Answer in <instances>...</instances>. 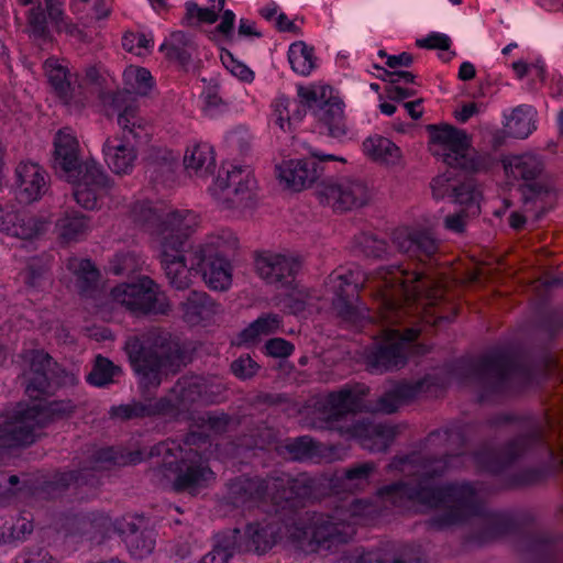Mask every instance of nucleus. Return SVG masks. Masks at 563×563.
<instances>
[{"label":"nucleus","instance_id":"nucleus-1","mask_svg":"<svg viewBox=\"0 0 563 563\" xmlns=\"http://www.w3.org/2000/svg\"><path fill=\"white\" fill-rule=\"evenodd\" d=\"M461 453L449 454L444 451L440 456L431 453H417L410 461L417 466L415 477L391 483L379 488L382 497L393 504L409 500L429 508L443 511L429 520L431 528L441 530L461 525L474 518L466 537L468 542L479 545L493 542L512 533L516 523L504 512H484L477 488L470 482L448 483L434 486L432 482L442 477L459 460Z\"/></svg>","mask_w":563,"mask_h":563},{"label":"nucleus","instance_id":"nucleus-2","mask_svg":"<svg viewBox=\"0 0 563 563\" xmlns=\"http://www.w3.org/2000/svg\"><path fill=\"white\" fill-rule=\"evenodd\" d=\"M367 283L377 302L376 309L386 322L399 323L415 311L426 323L438 327L457 316L459 307L445 300V289L424 269L382 266Z\"/></svg>","mask_w":563,"mask_h":563},{"label":"nucleus","instance_id":"nucleus-3","mask_svg":"<svg viewBox=\"0 0 563 563\" xmlns=\"http://www.w3.org/2000/svg\"><path fill=\"white\" fill-rule=\"evenodd\" d=\"M364 388L343 387L329 393L316 405L324 429L355 439L360 445L373 453L386 452L396 438L394 426L383 422L350 421V417L363 409Z\"/></svg>","mask_w":563,"mask_h":563},{"label":"nucleus","instance_id":"nucleus-4","mask_svg":"<svg viewBox=\"0 0 563 563\" xmlns=\"http://www.w3.org/2000/svg\"><path fill=\"white\" fill-rule=\"evenodd\" d=\"M124 351L143 391L156 390L169 374L178 373L188 362V351L168 331L155 329L143 338H128Z\"/></svg>","mask_w":563,"mask_h":563},{"label":"nucleus","instance_id":"nucleus-5","mask_svg":"<svg viewBox=\"0 0 563 563\" xmlns=\"http://www.w3.org/2000/svg\"><path fill=\"white\" fill-rule=\"evenodd\" d=\"M150 455L163 456L162 463L150 471L152 481L162 487L170 486L177 493L202 487L213 475L202 454L191 448L184 450L158 443L151 449Z\"/></svg>","mask_w":563,"mask_h":563},{"label":"nucleus","instance_id":"nucleus-6","mask_svg":"<svg viewBox=\"0 0 563 563\" xmlns=\"http://www.w3.org/2000/svg\"><path fill=\"white\" fill-rule=\"evenodd\" d=\"M459 374L477 384L486 394L505 393L510 380L529 379L530 369L512 349L496 347L485 354L462 361Z\"/></svg>","mask_w":563,"mask_h":563},{"label":"nucleus","instance_id":"nucleus-7","mask_svg":"<svg viewBox=\"0 0 563 563\" xmlns=\"http://www.w3.org/2000/svg\"><path fill=\"white\" fill-rule=\"evenodd\" d=\"M75 409L76 405L66 399L49 401L45 406L18 404L11 411L0 415L13 435L10 443L25 446L35 441L38 430L52 421L69 417Z\"/></svg>","mask_w":563,"mask_h":563},{"label":"nucleus","instance_id":"nucleus-8","mask_svg":"<svg viewBox=\"0 0 563 563\" xmlns=\"http://www.w3.org/2000/svg\"><path fill=\"white\" fill-rule=\"evenodd\" d=\"M225 390V386L216 377L183 375L166 396L157 399L158 409L164 417L179 419L188 416L199 400L217 402L219 396Z\"/></svg>","mask_w":563,"mask_h":563},{"label":"nucleus","instance_id":"nucleus-9","mask_svg":"<svg viewBox=\"0 0 563 563\" xmlns=\"http://www.w3.org/2000/svg\"><path fill=\"white\" fill-rule=\"evenodd\" d=\"M427 131L430 134V142L434 155H440L443 162L451 168H460L466 172H478L482 163L473 155L471 139L464 130L451 124H429Z\"/></svg>","mask_w":563,"mask_h":563},{"label":"nucleus","instance_id":"nucleus-10","mask_svg":"<svg viewBox=\"0 0 563 563\" xmlns=\"http://www.w3.org/2000/svg\"><path fill=\"white\" fill-rule=\"evenodd\" d=\"M131 217L133 221L144 228L158 241L164 238H173L176 233L186 230H196L198 227L197 216L189 210H176L164 212L150 201H137L132 206Z\"/></svg>","mask_w":563,"mask_h":563},{"label":"nucleus","instance_id":"nucleus-11","mask_svg":"<svg viewBox=\"0 0 563 563\" xmlns=\"http://www.w3.org/2000/svg\"><path fill=\"white\" fill-rule=\"evenodd\" d=\"M115 302L136 317L167 314L169 305L159 286L150 277L143 276L136 283H123L111 291Z\"/></svg>","mask_w":563,"mask_h":563},{"label":"nucleus","instance_id":"nucleus-12","mask_svg":"<svg viewBox=\"0 0 563 563\" xmlns=\"http://www.w3.org/2000/svg\"><path fill=\"white\" fill-rule=\"evenodd\" d=\"M505 169L514 178L525 181L519 190L526 207L538 200L543 201L553 191V187L540 178L544 170V164L537 155L512 156L505 163Z\"/></svg>","mask_w":563,"mask_h":563},{"label":"nucleus","instance_id":"nucleus-13","mask_svg":"<svg viewBox=\"0 0 563 563\" xmlns=\"http://www.w3.org/2000/svg\"><path fill=\"white\" fill-rule=\"evenodd\" d=\"M419 330L408 329L405 335L399 330H386L385 338L366 354V366L373 374L399 369L407 364L406 341H413Z\"/></svg>","mask_w":563,"mask_h":563},{"label":"nucleus","instance_id":"nucleus-14","mask_svg":"<svg viewBox=\"0 0 563 563\" xmlns=\"http://www.w3.org/2000/svg\"><path fill=\"white\" fill-rule=\"evenodd\" d=\"M316 194L321 203L338 212L361 208L369 198L367 185L363 180L346 177L320 181Z\"/></svg>","mask_w":563,"mask_h":563},{"label":"nucleus","instance_id":"nucleus-15","mask_svg":"<svg viewBox=\"0 0 563 563\" xmlns=\"http://www.w3.org/2000/svg\"><path fill=\"white\" fill-rule=\"evenodd\" d=\"M194 231L184 230L173 238H164V241L159 242L161 266L172 287L177 290L189 288L191 283L185 253L190 249L189 236Z\"/></svg>","mask_w":563,"mask_h":563},{"label":"nucleus","instance_id":"nucleus-16","mask_svg":"<svg viewBox=\"0 0 563 563\" xmlns=\"http://www.w3.org/2000/svg\"><path fill=\"white\" fill-rule=\"evenodd\" d=\"M99 99L108 118L117 115L121 131L131 134L135 141H141L148 135L147 124L140 115L135 99L130 91H101Z\"/></svg>","mask_w":563,"mask_h":563},{"label":"nucleus","instance_id":"nucleus-17","mask_svg":"<svg viewBox=\"0 0 563 563\" xmlns=\"http://www.w3.org/2000/svg\"><path fill=\"white\" fill-rule=\"evenodd\" d=\"M254 264L258 276L277 289H294L301 268L298 257L271 251L256 253Z\"/></svg>","mask_w":563,"mask_h":563},{"label":"nucleus","instance_id":"nucleus-18","mask_svg":"<svg viewBox=\"0 0 563 563\" xmlns=\"http://www.w3.org/2000/svg\"><path fill=\"white\" fill-rule=\"evenodd\" d=\"M329 161L344 162L334 155H320L313 152L309 158L283 162L276 167L277 176L287 188L300 191L318 181L324 170L321 164Z\"/></svg>","mask_w":563,"mask_h":563},{"label":"nucleus","instance_id":"nucleus-19","mask_svg":"<svg viewBox=\"0 0 563 563\" xmlns=\"http://www.w3.org/2000/svg\"><path fill=\"white\" fill-rule=\"evenodd\" d=\"M269 477L240 475L227 484L228 503L246 510L260 507L271 496Z\"/></svg>","mask_w":563,"mask_h":563},{"label":"nucleus","instance_id":"nucleus-20","mask_svg":"<svg viewBox=\"0 0 563 563\" xmlns=\"http://www.w3.org/2000/svg\"><path fill=\"white\" fill-rule=\"evenodd\" d=\"M328 285L334 295L332 306L336 314L344 321L356 322L362 317V311L356 305L360 285L354 279V274H331Z\"/></svg>","mask_w":563,"mask_h":563},{"label":"nucleus","instance_id":"nucleus-21","mask_svg":"<svg viewBox=\"0 0 563 563\" xmlns=\"http://www.w3.org/2000/svg\"><path fill=\"white\" fill-rule=\"evenodd\" d=\"M355 529L344 521H335L332 516L316 514L311 519V543L318 551H333L352 539Z\"/></svg>","mask_w":563,"mask_h":563},{"label":"nucleus","instance_id":"nucleus-22","mask_svg":"<svg viewBox=\"0 0 563 563\" xmlns=\"http://www.w3.org/2000/svg\"><path fill=\"white\" fill-rule=\"evenodd\" d=\"M396 243L400 252L426 269H431L439 263L441 256L439 242L426 231H416L402 238L397 236Z\"/></svg>","mask_w":563,"mask_h":563},{"label":"nucleus","instance_id":"nucleus-23","mask_svg":"<svg viewBox=\"0 0 563 563\" xmlns=\"http://www.w3.org/2000/svg\"><path fill=\"white\" fill-rule=\"evenodd\" d=\"M135 141L131 134L122 131L121 135L110 136L103 144L104 161L117 175L130 174L137 157Z\"/></svg>","mask_w":563,"mask_h":563},{"label":"nucleus","instance_id":"nucleus-24","mask_svg":"<svg viewBox=\"0 0 563 563\" xmlns=\"http://www.w3.org/2000/svg\"><path fill=\"white\" fill-rule=\"evenodd\" d=\"M279 530L278 523L272 520L249 523L243 538L238 539L239 552L264 555L277 543Z\"/></svg>","mask_w":563,"mask_h":563},{"label":"nucleus","instance_id":"nucleus-25","mask_svg":"<svg viewBox=\"0 0 563 563\" xmlns=\"http://www.w3.org/2000/svg\"><path fill=\"white\" fill-rule=\"evenodd\" d=\"M80 148L77 137L71 133L70 129L64 128L58 130L54 137V152L52 167L56 173H64L71 178L81 166Z\"/></svg>","mask_w":563,"mask_h":563},{"label":"nucleus","instance_id":"nucleus-26","mask_svg":"<svg viewBox=\"0 0 563 563\" xmlns=\"http://www.w3.org/2000/svg\"><path fill=\"white\" fill-rule=\"evenodd\" d=\"M269 482L271 497L275 504L287 503L291 507H297L303 500L310 498L313 493L312 481L305 475L269 477Z\"/></svg>","mask_w":563,"mask_h":563},{"label":"nucleus","instance_id":"nucleus-27","mask_svg":"<svg viewBox=\"0 0 563 563\" xmlns=\"http://www.w3.org/2000/svg\"><path fill=\"white\" fill-rule=\"evenodd\" d=\"M55 362L43 351H37L31 361L30 376L25 386L26 395L34 400H40L53 395L55 384L48 376Z\"/></svg>","mask_w":563,"mask_h":563},{"label":"nucleus","instance_id":"nucleus-28","mask_svg":"<svg viewBox=\"0 0 563 563\" xmlns=\"http://www.w3.org/2000/svg\"><path fill=\"white\" fill-rule=\"evenodd\" d=\"M19 194L25 202L38 200L48 189L46 172L34 163H20L15 168Z\"/></svg>","mask_w":563,"mask_h":563},{"label":"nucleus","instance_id":"nucleus-29","mask_svg":"<svg viewBox=\"0 0 563 563\" xmlns=\"http://www.w3.org/2000/svg\"><path fill=\"white\" fill-rule=\"evenodd\" d=\"M239 247V240L230 230H222L219 234H211L203 244L190 245L194 260L201 263L205 258L230 260Z\"/></svg>","mask_w":563,"mask_h":563},{"label":"nucleus","instance_id":"nucleus-30","mask_svg":"<svg viewBox=\"0 0 563 563\" xmlns=\"http://www.w3.org/2000/svg\"><path fill=\"white\" fill-rule=\"evenodd\" d=\"M192 266L199 267L206 285L213 290H227L232 283V266L227 258H205L197 263L192 258Z\"/></svg>","mask_w":563,"mask_h":563},{"label":"nucleus","instance_id":"nucleus-31","mask_svg":"<svg viewBox=\"0 0 563 563\" xmlns=\"http://www.w3.org/2000/svg\"><path fill=\"white\" fill-rule=\"evenodd\" d=\"M183 319L191 324H199L217 312V303L205 291L191 290L180 302Z\"/></svg>","mask_w":563,"mask_h":563},{"label":"nucleus","instance_id":"nucleus-32","mask_svg":"<svg viewBox=\"0 0 563 563\" xmlns=\"http://www.w3.org/2000/svg\"><path fill=\"white\" fill-rule=\"evenodd\" d=\"M90 228V218L77 210H66L57 219L55 230L63 243L77 242Z\"/></svg>","mask_w":563,"mask_h":563},{"label":"nucleus","instance_id":"nucleus-33","mask_svg":"<svg viewBox=\"0 0 563 563\" xmlns=\"http://www.w3.org/2000/svg\"><path fill=\"white\" fill-rule=\"evenodd\" d=\"M424 379H419L413 384L400 383L393 389L386 391L377 402V410L384 413L395 412L401 405L415 399L423 391Z\"/></svg>","mask_w":563,"mask_h":563},{"label":"nucleus","instance_id":"nucleus-34","mask_svg":"<svg viewBox=\"0 0 563 563\" xmlns=\"http://www.w3.org/2000/svg\"><path fill=\"white\" fill-rule=\"evenodd\" d=\"M316 117L319 123L327 129L330 136L341 137L345 134L343 102L338 98L329 96L316 110Z\"/></svg>","mask_w":563,"mask_h":563},{"label":"nucleus","instance_id":"nucleus-35","mask_svg":"<svg viewBox=\"0 0 563 563\" xmlns=\"http://www.w3.org/2000/svg\"><path fill=\"white\" fill-rule=\"evenodd\" d=\"M240 538L241 531L238 528L216 534L212 550L198 563H229L234 553L239 552L238 539Z\"/></svg>","mask_w":563,"mask_h":563},{"label":"nucleus","instance_id":"nucleus-36","mask_svg":"<svg viewBox=\"0 0 563 563\" xmlns=\"http://www.w3.org/2000/svg\"><path fill=\"white\" fill-rule=\"evenodd\" d=\"M44 70L55 95L65 104H68L74 91L71 74L68 68L62 65L57 58L51 57L45 60Z\"/></svg>","mask_w":563,"mask_h":563},{"label":"nucleus","instance_id":"nucleus-37","mask_svg":"<svg viewBox=\"0 0 563 563\" xmlns=\"http://www.w3.org/2000/svg\"><path fill=\"white\" fill-rule=\"evenodd\" d=\"M177 159L173 152L162 148L152 150L145 163V174L154 183H165L173 178Z\"/></svg>","mask_w":563,"mask_h":563},{"label":"nucleus","instance_id":"nucleus-38","mask_svg":"<svg viewBox=\"0 0 563 563\" xmlns=\"http://www.w3.org/2000/svg\"><path fill=\"white\" fill-rule=\"evenodd\" d=\"M108 415L111 420L120 422L162 416L158 409V400L155 402L132 400L129 404L112 406Z\"/></svg>","mask_w":563,"mask_h":563},{"label":"nucleus","instance_id":"nucleus-39","mask_svg":"<svg viewBox=\"0 0 563 563\" xmlns=\"http://www.w3.org/2000/svg\"><path fill=\"white\" fill-rule=\"evenodd\" d=\"M366 155L372 159L395 165L400 158L399 147L387 137L374 136L363 142Z\"/></svg>","mask_w":563,"mask_h":563},{"label":"nucleus","instance_id":"nucleus-40","mask_svg":"<svg viewBox=\"0 0 563 563\" xmlns=\"http://www.w3.org/2000/svg\"><path fill=\"white\" fill-rule=\"evenodd\" d=\"M184 165L187 170L200 176L211 174L216 165L212 147L208 144H198L188 150L184 156Z\"/></svg>","mask_w":563,"mask_h":563},{"label":"nucleus","instance_id":"nucleus-41","mask_svg":"<svg viewBox=\"0 0 563 563\" xmlns=\"http://www.w3.org/2000/svg\"><path fill=\"white\" fill-rule=\"evenodd\" d=\"M78 176H80L78 179L79 183L103 194H108L113 187L111 178L104 173L102 167L93 161L81 164L71 178H78Z\"/></svg>","mask_w":563,"mask_h":563},{"label":"nucleus","instance_id":"nucleus-42","mask_svg":"<svg viewBox=\"0 0 563 563\" xmlns=\"http://www.w3.org/2000/svg\"><path fill=\"white\" fill-rule=\"evenodd\" d=\"M245 172L242 167L234 166L231 170H227L225 177L219 175L216 180V186L221 191L229 189L231 186L234 187L233 195L238 199H233V202H241L251 191L249 173L243 175Z\"/></svg>","mask_w":563,"mask_h":563},{"label":"nucleus","instance_id":"nucleus-43","mask_svg":"<svg viewBox=\"0 0 563 563\" xmlns=\"http://www.w3.org/2000/svg\"><path fill=\"white\" fill-rule=\"evenodd\" d=\"M7 218L11 220L10 230L7 232L22 240L33 239L44 229V222L24 212H13L7 214Z\"/></svg>","mask_w":563,"mask_h":563},{"label":"nucleus","instance_id":"nucleus-44","mask_svg":"<svg viewBox=\"0 0 563 563\" xmlns=\"http://www.w3.org/2000/svg\"><path fill=\"white\" fill-rule=\"evenodd\" d=\"M122 374L121 367L102 355H97L87 382L97 387H104L114 383V377Z\"/></svg>","mask_w":563,"mask_h":563},{"label":"nucleus","instance_id":"nucleus-45","mask_svg":"<svg viewBox=\"0 0 563 563\" xmlns=\"http://www.w3.org/2000/svg\"><path fill=\"white\" fill-rule=\"evenodd\" d=\"M288 60L295 73L307 76L316 66L313 47L308 46L305 42H296L288 49Z\"/></svg>","mask_w":563,"mask_h":563},{"label":"nucleus","instance_id":"nucleus-46","mask_svg":"<svg viewBox=\"0 0 563 563\" xmlns=\"http://www.w3.org/2000/svg\"><path fill=\"white\" fill-rule=\"evenodd\" d=\"M78 531L92 540L98 536H104L112 526L109 516L102 512H91L76 518Z\"/></svg>","mask_w":563,"mask_h":563},{"label":"nucleus","instance_id":"nucleus-47","mask_svg":"<svg viewBox=\"0 0 563 563\" xmlns=\"http://www.w3.org/2000/svg\"><path fill=\"white\" fill-rule=\"evenodd\" d=\"M280 323L282 318L277 313L261 316L241 332L240 338L244 343L254 342L262 334L274 333Z\"/></svg>","mask_w":563,"mask_h":563},{"label":"nucleus","instance_id":"nucleus-48","mask_svg":"<svg viewBox=\"0 0 563 563\" xmlns=\"http://www.w3.org/2000/svg\"><path fill=\"white\" fill-rule=\"evenodd\" d=\"M506 133L515 139H526L534 130L532 118L528 109L519 106L512 110L505 125Z\"/></svg>","mask_w":563,"mask_h":563},{"label":"nucleus","instance_id":"nucleus-49","mask_svg":"<svg viewBox=\"0 0 563 563\" xmlns=\"http://www.w3.org/2000/svg\"><path fill=\"white\" fill-rule=\"evenodd\" d=\"M77 276V288L84 296H90L97 288L99 282V271L90 260H81L75 271Z\"/></svg>","mask_w":563,"mask_h":563},{"label":"nucleus","instance_id":"nucleus-50","mask_svg":"<svg viewBox=\"0 0 563 563\" xmlns=\"http://www.w3.org/2000/svg\"><path fill=\"white\" fill-rule=\"evenodd\" d=\"M376 470L374 462L356 463L344 470L342 483L347 488H360L368 483Z\"/></svg>","mask_w":563,"mask_h":563},{"label":"nucleus","instance_id":"nucleus-51","mask_svg":"<svg viewBox=\"0 0 563 563\" xmlns=\"http://www.w3.org/2000/svg\"><path fill=\"white\" fill-rule=\"evenodd\" d=\"M125 544L132 555L143 558L150 554L155 547L153 531L146 528L144 523L135 534H130Z\"/></svg>","mask_w":563,"mask_h":563},{"label":"nucleus","instance_id":"nucleus-52","mask_svg":"<svg viewBox=\"0 0 563 563\" xmlns=\"http://www.w3.org/2000/svg\"><path fill=\"white\" fill-rule=\"evenodd\" d=\"M143 460L141 451L129 452L128 456H118L112 448L101 449L95 454V468H108L110 464H136Z\"/></svg>","mask_w":563,"mask_h":563},{"label":"nucleus","instance_id":"nucleus-53","mask_svg":"<svg viewBox=\"0 0 563 563\" xmlns=\"http://www.w3.org/2000/svg\"><path fill=\"white\" fill-rule=\"evenodd\" d=\"M291 460L310 457L317 449V443L309 435L286 439L280 446Z\"/></svg>","mask_w":563,"mask_h":563},{"label":"nucleus","instance_id":"nucleus-54","mask_svg":"<svg viewBox=\"0 0 563 563\" xmlns=\"http://www.w3.org/2000/svg\"><path fill=\"white\" fill-rule=\"evenodd\" d=\"M29 25L35 37L44 42H52L53 36L47 25V15L45 9L41 4L32 8L27 16Z\"/></svg>","mask_w":563,"mask_h":563},{"label":"nucleus","instance_id":"nucleus-55","mask_svg":"<svg viewBox=\"0 0 563 563\" xmlns=\"http://www.w3.org/2000/svg\"><path fill=\"white\" fill-rule=\"evenodd\" d=\"M457 180L455 179L452 172L448 170L446 173L434 177L431 181L432 195L435 199H443L445 197H452L455 187L457 185Z\"/></svg>","mask_w":563,"mask_h":563},{"label":"nucleus","instance_id":"nucleus-56","mask_svg":"<svg viewBox=\"0 0 563 563\" xmlns=\"http://www.w3.org/2000/svg\"><path fill=\"white\" fill-rule=\"evenodd\" d=\"M230 369L236 378L246 380L257 374L260 365L249 354H244L231 363Z\"/></svg>","mask_w":563,"mask_h":563},{"label":"nucleus","instance_id":"nucleus-57","mask_svg":"<svg viewBox=\"0 0 563 563\" xmlns=\"http://www.w3.org/2000/svg\"><path fill=\"white\" fill-rule=\"evenodd\" d=\"M104 194L92 188L85 186L84 184L79 183L76 185V188L74 189L73 196L78 205H80L82 208L92 210L98 207L99 199Z\"/></svg>","mask_w":563,"mask_h":563},{"label":"nucleus","instance_id":"nucleus-58","mask_svg":"<svg viewBox=\"0 0 563 563\" xmlns=\"http://www.w3.org/2000/svg\"><path fill=\"white\" fill-rule=\"evenodd\" d=\"M380 551H365L362 548L344 552L338 563H384Z\"/></svg>","mask_w":563,"mask_h":563},{"label":"nucleus","instance_id":"nucleus-59","mask_svg":"<svg viewBox=\"0 0 563 563\" xmlns=\"http://www.w3.org/2000/svg\"><path fill=\"white\" fill-rule=\"evenodd\" d=\"M451 197L453 201L465 206L467 209H475L473 213L478 212L479 207L475 201L474 185L471 181H459Z\"/></svg>","mask_w":563,"mask_h":563},{"label":"nucleus","instance_id":"nucleus-60","mask_svg":"<svg viewBox=\"0 0 563 563\" xmlns=\"http://www.w3.org/2000/svg\"><path fill=\"white\" fill-rule=\"evenodd\" d=\"M144 523H146L144 517L126 516L121 519H117L112 526L114 531L125 542L129 539V536L135 534Z\"/></svg>","mask_w":563,"mask_h":563},{"label":"nucleus","instance_id":"nucleus-61","mask_svg":"<svg viewBox=\"0 0 563 563\" xmlns=\"http://www.w3.org/2000/svg\"><path fill=\"white\" fill-rule=\"evenodd\" d=\"M297 91L298 97L300 99V103L303 107H308L316 110L319 109L323 101L329 98L327 93V88L324 87H321L320 91H317L316 89L312 88L299 86Z\"/></svg>","mask_w":563,"mask_h":563},{"label":"nucleus","instance_id":"nucleus-62","mask_svg":"<svg viewBox=\"0 0 563 563\" xmlns=\"http://www.w3.org/2000/svg\"><path fill=\"white\" fill-rule=\"evenodd\" d=\"M194 16L198 19V22L207 24L214 23L219 18L218 11H216V7H213L212 9L200 8L195 2H187L185 20L188 22V24H190V20Z\"/></svg>","mask_w":563,"mask_h":563},{"label":"nucleus","instance_id":"nucleus-63","mask_svg":"<svg viewBox=\"0 0 563 563\" xmlns=\"http://www.w3.org/2000/svg\"><path fill=\"white\" fill-rule=\"evenodd\" d=\"M139 263L134 254H117L111 262L110 269L114 275H129L137 269Z\"/></svg>","mask_w":563,"mask_h":563},{"label":"nucleus","instance_id":"nucleus-64","mask_svg":"<svg viewBox=\"0 0 563 563\" xmlns=\"http://www.w3.org/2000/svg\"><path fill=\"white\" fill-rule=\"evenodd\" d=\"M47 272V263L42 258L33 257L29 261L25 271V283L32 287H37L41 284L44 275Z\"/></svg>","mask_w":563,"mask_h":563}]
</instances>
